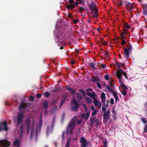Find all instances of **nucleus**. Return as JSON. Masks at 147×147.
Returning <instances> with one entry per match:
<instances>
[{"label": "nucleus", "instance_id": "1", "mask_svg": "<svg viewBox=\"0 0 147 147\" xmlns=\"http://www.w3.org/2000/svg\"><path fill=\"white\" fill-rule=\"evenodd\" d=\"M90 9L92 17L94 18H97L99 16L98 10L96 4L94 3H91L88 5Z\"/></svg>", "mask_w": 147, "mask_h": 147}, {"label": "nucleus", "instance_id": "2", "mask_svg": "<svg viewBox=\"0 0 147 147\" xmlns=\"http://www.w3.org/2000/svg\"><path fill=\"white\" fill-rule=\"evenodd\" d=\"M79 3L78 1L74 2V0H69L68 4L66 5V8L68 10H73L76 7H78Z\"/></svg>", "mask_w": 147, "mask_h": 147}, {"label": "nucleus", "instance_id": "3", "mask_svg": "<svg viewBox=\"0 0 147 147\" xmlns=\"http://www.w3.org/2000/svg\"><path fill=\"white\" fill-rule=\"evenodd\" d=\"M74 126V123L73 121H71L69 124L66 131V134L71 135L73 133V129Z\"/></svg>", "mask_w": 147, "mask_h": 147}, {"label": "nucleus", "instance_id": "4", "mask_svg": "<svg viewBox=\"0 0 147 147\" xmlns=\"http://www.w3.org/2000/svg\"><path fill=\"white\" fill-rule=\"evenodd\" d=\"M71 104L74 106H72L71 109L74 111H77L79 107V104L77 103V101L74 98L72 99L71 102Z\"/></svg>", "mask_w": 147, "mask_h": 147}, {"label": "nucleus", "instance_id": "5", "mask_svg": "<svg viewBox=\"0 0 147 147\" xmlns=\"http://www.w3.org/2000/svg\"><path fill=\"white\" fill-rule=\"evenodd\" d=\"M7 123L6 121H2L0 122V132L2 131H7L9 130Z\"/></svg>", "mask_w": 147, "mask_h": 147}, {"label": "nucleus", "instance_id": "6", "mask_svg": "<svg viewBox=\"0 0 147 147\" xmlns=\"http://www.w3.org/2000/svg\"><path fill=\"white\" fill-rule=\"evenodd\" d=\"M117 74L116 76L118 78L119 80L122 79V76L124 75L125 77L127 79V74L126 73L123 72V70L121 69H119L117 72H116Z\"/></svg>", "mask_w": 147, "mask_h": 147}, {"label": "nucleus", "instance_id": "7", "mask_svg": "<svg viewBox=\"0 0 147 147\" xmlns=\"http://www.w3.org/2000/svg\"><path fill=\"white\" fill-rule=\"evenodd\" d=\"M111 112L110 110H107L104 113L103 115V121L107 122L108 119L110 118Z\"/></svg>", "mask_w": 147, "mask_h": 147}, {"label": "nucleus", "instance_id": "8", "mask_svg": "<svg viewBox=\"0 0 147 147\" xmlns=\"http://www.w3.org/2000/svg\"><path fill=\"white\" fill-rule=\"evenodd\" d=\"M91 125L92 126L94 123H95L96 126H97L99 124V120L98 119H96L95 117H91L90 119Z\"/></svg>", "mask_w": 147, "mask_h": 147}, {"label": "nucleus", "instance_id": "9", "mask_svg": "<svg viewBox=\"0 0 147 147\" xmlns=\"http://www.w3.org/2000/svg\"><path fill=\"white\" fill-rule=\"evenodd\" d=\"M24 112L22 111L21 112L19 113L17 119V122L18 125H20L23 119Z\"/></svg>", "mask_w": 147, "mask_h": 147}, {"label": "nucleus", "instance_id": "10", "mask_svg": "<svg viewBox=\"0 0 147 147\" xmlns=\"http://www.w3.org/2000/svg\"><path fill=\"white\" fill-rule=\"evenodd\" d=\"M10 145L9 142L7 140H0V147H8Z\"/></svg>", "mask_w": 147, "mask_h": 147}, {"label": "nucleus", "instance_id": "11", "mask_svg": "<svg viewBox=\"0 0 147 147\" xmlns=\"http://www.w3.org/2000/svg\"><path fill=\"white\" fill-rule=\"evenodd\" d=\"M125 4L126 5L127 10L129 12L132 11L134 8L133 4L131 3L126 2Z\"/></svg>", "mask_w": 147, "mask_h": 147}, {"label": "nucleus", "instance_id": "12", "mask_svg": "<svg viewBox=\"0 0 147 147\" xmlns=\"http://www.w3.org/2000/svg\"><path fill=\"white\" fill-rule=\"evenodd\" d=\"M30 121L29 119H28L26 121L25 123L27 126V134H28L30 131Z\"/></svg>", "mask_w": 147, "mask_h": 147}, {"label": "nucleus", "instance_id": "13", "mask_svg": "<svg viewBox=\"0 0 147 147\" xmlns=\"http://www.w3.org/2000/svg\"><path fill=\"white\" fill-rule=\"evenodd\" d=\"M32 125L31 126V130L30 131V137H32L34 133L35 126V120H33L32 121Z\"/></svg>", "mask_w": 147, "mask_h": 147}, {"label": "nucleus", "instance_id": "14", "mask_svg": "<svg viewBox=\"0 0 147 147\" xmlns=\"http://www.w3.org/2000/svg\"><path fill=\"white\" fill-rule=\"evenodd\" d=\"M90 115V112H88L86 113V115H85L84 113L82 114L81 116V118L82 119L85 118V121H86L88 119Z\"/></svg>", "mask_w": 147, "mask_h": 147}, {"label": "nucleus", "instance_id": "15", "mask_svg": "<svg viewBox=\"0 0 147 147\" xmlns=\"http://www.w3.org/2000/svg\"><path fill=\"white\" fill-rule=\"evenodd\" d=\"M86 94L88 96L93 98V99L96 98V94L94 92L92 91L91 93L87 92Z\"/></svg>", "mask_w": 147, "mask_h": 147}, {"label": "nucleus", "instance_id": "16", "mask_svg": "<svg viewBox=\"0 0 147 147\" xmlns=\"http://www.w3.org/2000/svg\"><path fill=\"white\" fill-rule=\"evenodd\" d=\"M100 97L102 102H103V104L105 105V102L106 99L105 93L103 92H102Z\"/></svg>", "mask_w": 147, "mask_h": 147}, {"label": "nucleus", "instance_id": "17", "mask_svg": "<svg viewBox=\"0 0 147 147\" xmlns=\"http://www.w3.org/2000/svg\"><path fill=\"white\" fill-rule=\"evenodd\" d=\"M76 99L78 100V102H81V100L82 98V96L81 94L79 92H77L76 94Z\"/></svg>", "mask_w": 147, "mask_h": 147}, {"label": "nucleus", "instance_id": "18", "mask_svg": "<svg viewBox=\"0 0 147 147\" xmlns=\"http://www.w3.org/2000/svg\"><path fill=\"white\" fill-rule=\"evenodd\" d=\"M66 88L67 90L69 91V92L72 94H75L76 91L73 89L71 88L69 86H67L66 87Z\"/></svg>", "mask_w": 147, "mask_h": 147}, {"label": "nucleus", "instance_id": "19", "mask_svg": "<svg viewBox=\"0 0 147 147\" xmlns=\"http://www.w3.org/2000/svg\"><path fill=\"white\" fill-rule=\"evenodd\" d=\"M22 103V104L19 106V110L20 111H22L23 109H25L27 106L26 104L23 103V102Z\"/></svg>", "mask_w": 147, "mask_h": 147}, {"label": "nucleus", "instance_id": "20", "mask_svg": "<svg viewBox=\"0 0 147 147\" xmlns=\"http://www.w3.org/2000/svg\"><path fill=\"white\" fill-rule=\"evenodd\" d=\"M48 102L47 100H45L43 102V107L45 110H47L48 108Z\"/></svg>", "mask_w": 147, "mask_h": 147}, {"label": "nucleus", "instance_id": "21", "mask_svg": "<svg viewBox=\"0 0 147 147\" xmlns=\"http://www.w3.org/2000/svg\"><path fill=\"white\" fill-rule=\"evenodd\" d=\"M124 53L126 56V57H127V58L129 56V51L126 48H124Z\"/></svg>", "mask_w": 147, "mask_h": 147}, {"label": "nucleus", "instance_id": "22", "mask_svg": "<svg viewBox=\"0 0 147 147\" xmlns=\"http://www.w3.org/2000/svg\"><path fill=\"white\" fill-rule=\"evenodd\" d=\"M126 32H124V33L121 32V33L120 35L121 37L122 40H124L125 39H126V38H125Z\"/></svg>", "mask_w": 147, "mask_h": 147}, {"label": "nucleus", "instance_id": "23", "mask_svg": "<svg viewBox=\"0 0 147 147\" xmlns=\"http://www.w3.org/2000/svg\"><path fill=\"white\" fill-rule=\"evenodd\" d=\"M65 99L66 98L65 97L61 100V102L60 103L59 106V108H61L62 106V105H63V104L65 102Z\"/></svg>", "mask_w": 147, "mask_h": 147}, {"label": "nucleus", "instance_id": "24", "mask_svg": "<svg viewBox=\"0 0 147 147\" xmlns=\"http://www.w3.org/2000/svg\"><path fill=\"white\" fill-rule=\"evenodd\" d=\"M92 80L93 82H98L100 80L99 78L96 76L93 77L92 78Z\"/></svg>", "mask_w": 147, "mask_h": 147}, {"label": "nucleus", "instance_id": "25", "mask_svg": "<svg viewBox=\"0 0 147 147\" xmlns=\"http://www.w3.org/2000/svg\"><path fill=\"white\" fill-rule=\"evenodd\" d=\"M61 37L59 36L57 38L58 39V42L60 43L61 42V43L63 44L64 42L63 41L64 38H62V39H61Z\"/></svg>", "mask_w": 147, "mask_h": 147}, {"label": "nucleus", "instance_id": "26", "mask_svg": "<svg viewBox=\"0 0 147 147\" xmlns=\"http://www.w3.org/2000/svg\"><path fill=\"white\" fill-rule=\"evenodd\" d=\"M79 91L82 94V95L84 97V98H85V97H86V93L84 90L82 89H79Z\"/></svg>", "mask_w": 147, "mask_h": 147}, {"label": "nucleus", "instance_id": "27", "mask_svg": "<svg viewBox=\"0 0 147 147\" xmlns=\"http://www.w3.org/2000/svg\"><path fill=\"white\" fill-rule=\"evenodd\" d=\"M126 2L124 1H121V2L119 3H116V5L118 7H119L120 6H121L122 5H123V4H125Z\"/></svg>", "mask_w": 147, "mask_h": 147}, {"label": "nucleus", "instance_id": "28", "mask_svg": "<svg viewBox=\"0 0 147 147\" xmlns=\"http://www.w3.org/2000/svg\"><path fill=\"white\" fill-rule=\"evenodd\" d=\"M128 48L127 49L129 51V52H131L132 51V47L131 45L128 44L127 45Z\"/></svg>", "mask_w": 147, "mask_h": 147}, {"label": "nucleus", "instance_id": "29", "mask_svg": "<svg viewBox=\"0 0 147 147\" xmlns=\"http://www.w3.org/2000/svg\"><path fill=\"white\" fill-rule=\"evenodd\" d=\"M117 66L118 67V70L119 69H120V68L121 67H122L123 65V64L122 63H117L116 64Z\"/></svg>", "mask_w": 147, "mask_h": 147}, {"label": "nucleus", "instance_id": "30", "mask_svg": "<svg viewBox=\"0 0 147 147\" xmlns=\"http://www.w3.org/2000/svg\"><path fill=\"white\" fill-rule=\"evenodd\" d=\"M20 140L18 139H16L14 142V144L15 146H18L19 145Z\"/></svg>", "mask_w": 147, "mask_h": 147}, {"label": "nucleus", "instance_id": "31", "mask_svg": "<svg viewBox=\"0 0 147 147\" xmlns=\"http://www.w3.org/2000/svg\"><path fill=\"white\" fill-rule=\"evenodd\" d=\"M95 65L94 63H93L92 62L90 63L89 64V66L91 67L92 68L94 69H96V68L95 67Z\"/></svg>", "mask_w": 147, "mask_h": 147}, {"label": "nucleus", "instance_id": "32", "mask_svg": "<svg viewBox=\"0 0 147 147\" xmlns=\"http://www.w3.org/2000/svg\"><path fill=\"white\" fill-rule=\"evenodd\" d=\"M82 144L81 145V146L85 147L88 145V143L87 141L81 142Z\"/></svg>", "mask_w": 147, "mask_h": 147}, {"label": "nucleus", "instance_id": "33", "mask_svg": "<svg viewBox=\"0 0 147 147\" xmlns=\"http://www.w3.org/2000/svg\"><path fill=\"white\" fill-rule=\"evenodd\" d=\"M106 87L107 89L108 90L109 92H111L113 94L115 92L112 90L108 86H107Z\"/></svg>", "mask_w": 147, "mask_h": 147}, {"label": "nucleus", "instance_id": "34", "mask_svg": "<svg viewBox=\"0 0 147 147\" xmlns=\"http://www.w3.org/2000/svg\"><path fill=\"white\" fill-rule=\"evenodd\" d=\"M113 94L115 98V102L117 101L118 100V97L117 94V92H114V93Z\"/></svg>", "mask_w": 147, "mask_h": 147}, {"label": "nucleus", "instance_id": "35", "mask_svg": "<svg viewBox=\"0 0 147 147\" xmlns=\"http://www.w3.org/2000/svg\"><path fill=\"white\" fill-rule=\"evenodd\" d=\"M93 102H94V105L95 106H97V104H98L99 102L97 100L96 98H95L93 99Z\"/></svg>", "mask_w": 147, "mask_h": 147}, {"label": "nucleus", "instance_id": "36", "mask_svg": "<svg viewBox=\"0 0 147 147\" xmlns=\"http://www.w3.org/2000/svg\"><path fill=\"white\" fill-rule=\"evenodd\" d=\"M100 41L102 44L103 45H106L107 43V42H105V40L102 38L100 39Z\"/></svg>", "mask_w": 147, "mask_h": 147}, {"label": "nucleus", "instance_id": "37", "mask_svg": "<svg viewBox=\"0 0 147 147\" xmlns=\"http://www.w3.org/2000/svg\"><path fill=\"white\" fill-rule=\"evenodd\" d=\"M141 121L144 123V124H146L147 123V121L146 119L142 117L141 119Z\"/></svg>", "mask_w": 147, "mask_h": 147}, {"label": "nucleus", "instance_id": "38", "mask_svg": "<svg viewBox=\"0 0 147 147\" xmlns=\"http://www.w3.org/2000/svg\"><path fill=\"white\" fill-rule=\"evenodd\" d=\"M87 101L88 103L90 104L92 102V100L89 97H87L86 98Z\"/></svg>", "mask_w": 147, "mask_h": 147}, {"label": "nucleus", "instance_id": "39", "mask_svg": "<svg viewBox=\"0 0 147 147\" xmlns=\"http://www.w3.org/2000/svg\"><path fill=\"white\" fill-rule=\"evenodd\" d=\"M77 1H78L79 3V4H84V0H76Z\"/></svg>", "mask_w": 147, "mask_h": 147}, {"label": "nucleus", "instance_id": "40", "mask_svg": "<svg viewBox=\"0 0 147 147\" xmlns=\"http://www.w3.org/2000/svg\"><path fill=\"white\" fill-rule=\"evenodd\" d=\"M102 143L103 144V145L104 147H107V142L106 140H104L102 141Z\"/></svg>", "mask_w": 147, "mask_h": 147}, {"label": "nucleus", "instance_id": "41", "mask_svg": "<svg viewBox=\"0 0 147 147\" xmlns=\"http://www.w3.org/2000/svg\"><path fill=\"white\" fill-rule=\"evenodd\" d=\"M78 10L80 13H82L84 10V8L82 7H79Z\"/></svg>", "mask_w": 147, "mask_h": 147}, {"label": "nucleus", "instance_id": "42", "mask_svg": "<svg viewBox=\"0 0 147 147\" xmlns=\"http://www.w3.org/2000/svg\"><path fill=\"white\" fill-rule=\"evenodd\" d=\"M87 140L84 137H82L80 138V143L82 142L85 141Z\"/></svg>", "mask_w": 147, "mask_h": 147}, {"label": "nucleus", "instance_id": "43", "mask_svg": "<svg viewBox=\"0 0 147 147\" xmlns=\"http://www.w3.org/2000/svg\"><path fill=\"white\" fill-rule=\"evenodd\" d=\"M40 129V128H38L37 126H36L35 130V132L36 135H37L39 132Z\"/></svg>", "mask_w": 147, "mask_h": 147}, {"label": "nucleus", "instance_id": "44", "mask_svg": "<svg viewBox=\"0 0 147 147\" xmlns=\"http://www.w3.org/2000/svg\"><path fill=\"white\" fill-rule=\"evenodd\" d=\"M65 133V132L64 131H63L62 132V135H61V137L62 138V140L63 141L64 140Z\"/></svg>", "mask_w": 147, "mask_h": 147}, {"label": "nucleus", "instance_id": "45", "mask_svg": "<svg viewBox=\"0 0 147 147\" xmlns=\"http://www.w3.org/2000/svg\"><path fill=\"white\" fill-rule=\"evenodd\" d=\"M121 86L122 88L124 89H128V88L124 84H123L122 82H121Z\"/></svg>", "mask_w": 147, "mask_h": 147}, {"label": "nucleus", "instance_id": "46", "mask_svg": "<svg viewBox=\"0 0 147 147\" xmlns=\"http://www.w3.org/2000/svg\"><path fill=\"white\" fill-rule=\"evenodd\" d=\"M143 132L144 133L147 132V124L144 127Z\"/></svg>", "mask_w": 147, "mask_h": 147}, {"label": "nucleus", "instance_id": "47", "mask_svg": "<svg viewBox=\"0 0 147 147\" xmlns=\"http://www.w3.org/2000/svg\"><path fill=\"white\" fill-rule=\"evenodd\" d=\"M97 112V111L96 110H94L92 112L91 117H94L93 116H94L96 114Z\"/></svg>", "mask_w": 147, "mask_h": 147}, {"label": "nucleus", "instance_id": "48", "mask_svg": "<svg viewBox=\"0 0 147 147\" xmlns=\"http://www.w3.org/2000/svg\"><path fill=\"white\" fill-rule=\"evenodd\" d=\"M24 128L23 127V124H22L21 125L20 128V131L21 133H22L24 132Z\"/></svg>", "mask_w": 147, "mask_h": 147}, {"label": "nucleus", "instance_id": "49", "mask_svg": "<svg viewBox=\"0 0 147 147\" xmlns=\"http://www.w3.org/2000/svg\"><path fill=\"white\" fill-rule=\"evenodd\" d=\"M55 117H53L52 123L51 125L52 126H54L55 123Z\"/></svg>", "mask_w": 147, "mask_h": 147}, {"label": "nucleus", "instance_id": "50", "mask_svg": "<svg viewBox=\"0 0 147 147\" xmlns=\"http://www.w3.org/2000/svg\"><path fill=\"white\" fill-rule=\"evenodd\" d=\"M122 94L124 96H125L127 95V92L126 90H123L121 92Z\"/></svg>", "mask_w": 147, "mask_h": 147}, {"label": "nucleus", "instance_id": "51", "mask_svg": "<svg viewBox=\"0 0 147 147\" xmlns=\"http://www.w3.org/2000/svg\"><path fill=\"white\" fill-rule=\"evenodd\" d=\"M42 121H39V128H40L41 127L42 125Z\"/></svg>", "mask_w": 147, "mask_h": 147}, {"label": "nucleus", "instance_id": "52", "mask_svg": "<svg viewBox=\"0 0 147 147\" xmlns=\"http://www.w3.org/2000/svg\"><path fill=\"white\" fill-rule=\"evenodd\" d=\"M105 56L106 57H108L109 55V52L107 51V52L105 51V53L104 54Z\"/></svg>", "mask_w": 147, "mask_h": 147}, {"label": "nucleus", "instance_id": "53", "mask_svg": "<svg viewBox=\"0 0 147 147\" xmlns=\"http://www.w3.org/2000/svg\"><path fill=\"white\" fill-rule=\"evenodd\" d=\"M78 19H74L73 20V22L74 24H76L78 23Z\"/></svg>", "mask_w": 147, "mask_h": 147}, {"label": "nucleus", "instance_id": "54", "mask_svg": "<svg viewBox=\"0 0 147 147\" xmlns=\"http://www.w3.org/2000/svg\"><path fill=\"white\" fill-rule=\"evenodd\" d=\"M107 109V108L105 107V106H103L102 107V111L104 112H106V111Z\"/></svg>", "mask_w": 147, "mask_h": 147}, {"label": "nucleus", "instance_id": "55", "mask_svg": "<svg viewBox=\"0 0 147 147\" xmlns=\"http://www.w3.org/2000/svg\"><path fill=\"white\" fill-rule=\"evenodd\" d=\"M44 96H45L46 97H48L50 95L49 93L47 92H46L44 94Z\"/></svg>", "mask_w": 147, "mask_h": 147}, {"label": "nucleus", "instance_id": "56", "mask_svg": "<svg viewBox=\"0 0 147 147\" xmlns=\"http://www.w3.org/2000/svg\"><path fill=\"white\" fill-rule=\"evenodd\" d=\"M110 103L111 105H113L114 103V100L113 98H111L110 100Z\"/></svg>", "mask_w": 147, "mask_h": 147}, {"label": "nucleus", "instance_id": "57", "mask_svg": "<svg viewBox=\"0 0 147 147\" xmlns=\"http://www.w3.org/2000/svg\"><path fill=\"white\" fill-rule=\"evenodd\" d=\"M97 106H98V109L100 108L102 106L101 103L100 102H99L97 104Z\"/></svg>", "mask_w": 147, "mask_h": 147}, {"label": "nucleus", "instance_id": "58", "mask_svg": "<svg viewBox=\"0 0 147 147\" xmlns=\"http://www.w3.org/2000/svg\"><path fill=\"white\" fill-rule=\"evenodd\" d=\"M143 13L144 15H147V9H144Z\"/></svg>", "mask_w": 147, "mask_h": 147}, {"label": "nucleus", "instance_id": "59", "mask_svg": "<svg viewBox=\"0 0 147 147\" xmlns=\"http://www.w3.org/2000/svg\"><path fill=\"white\" fill-rule=\"evenodd\" d=\"M126 42L125 40H122V41L121 43V44L123 45H124L125 44H126Z\"/></svg>", "mask_w": 147, "mask_h": 147}, {"label": "nucleus", "instance_id": "60", "mask_svg": "<svg viewBox=\"0 0 147 147\" xmlns=\"http://www.w3.org/2000/svg\"><path fill=\"white\" fill-rule=\"evenodd\" d=\"M101 68L105 69L106 67V65L104 64H102L101 65Z\"/></svg>", "mask_w": 147, "mask_h": 147}, {"label": "nucleus", "instance_id": "61", "mask_svg": "<svg viewBox=\"0 0 147 147\" xmlns=\"http://www.w3.org/2000/svg\"><path fill=\"white\" fill-rule=\"evenodd\" d=\"M105 78L106 80H108L109 79V76L108 75H106L105 76Z\"/></svg>", "mask_w": 147, "mask_h": 147}, {"label": "nucleus", "instance_id": "62", "mask_svg": "<svg viewBox=\"0 0 147 147\" xmlns=\"http://www.w3.org/2000/svg\"><path fill=\"white\" fill-rule=\"evenodd\" d=\"M97 86L99 88H101V86L100 85V84L99 83H97L96 84Z\"/></svg>", "mask_w": 147, "mask_h": 147}, {"label": "nucleus", "instance_id": "63", "mask_svg": "<svg viewBox=\"0 0 147 147\" xmlns=\"http://www.w3.org/2000/svg\"><path fill=\"white\" fill-rule=\"evenodd\" d=\"M68 18L71 19H72V18L71 17V13H68Z\"/></svg>", "mask_w": 147, "mask_h": 147}, {"label": "nucleus", "instance_id": "64", "mask_svg": "<svg viewBox=\"0 0 147 147\" xmlns=\"http://www.w3.org/2000/svg\"><path fill=\"white\" fill-rule=\"evenodd\" d=\"M30 100L32 101L34 100V97L33 96H30Z\"/></svg>", "mask_w": 147, "mask_h": 147}]
</instances>
